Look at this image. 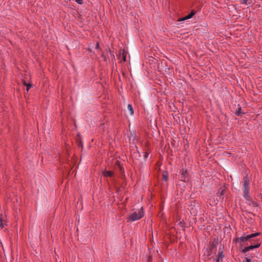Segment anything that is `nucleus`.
<instances>
[{"instance_id":"nucleus-1","label":"nucleus","mask_w":262,"mask_h":262,"mask_svg":"<svg viewBox=\"0 0 262 262\" xmlns=\"http://www.w3.org/2000/svg\"><path fill=\"white\" fill-rule=\"evenodd\" d=\"M144 215V212L143 207H141L139 210L134 211L128 217V221L134 222L137 220H140Z\"/></svg>"},{"instance_id":"nucleus-2","label":"nucleus","mask_w":262,"mask_h":262,"mask_svg":"<svg viewBox=\"0 0 262 262\" xmlns=\"http://www.w3.org/2000/svg\"><path fill=\"white\" fill-rule=\"evenodd\" d=\"M243 183V192L244 193V196L246 200L250 201L249 180L247 177L244 178Z\"/></svg>"},{"instance_id":"nucleus-3","label":"nucleus","mask_w":262,"mask_h":262,"mask_svg":"<svg viewBox=\"0 0 262 262\" xmlns=\"http://www.w3.org/2000/svg\"><path fill=\"white\" fill-rule=\"evenodd\" d=\"M260 234V233L259 232H256V233L251 234L249 235H244V236H242L239 237L237 240V241L239 240L242 242H246V241H247L250 239L251 238L258 236Z\"/></svg>"},{"instance_id":"nucleus-4","label":"nucleus","mask_w":262,"mask_h":262,"mask_svg":"<svg viewBox=\"0 0 262 262\" xmlns=\"http://www.w3.org/2000/svg\"><path fill=\"white\" fill-rule=\"evenodd\" d=\"M260 243H258L255 245H251L248 247H245L243 250V252L246 253L247 252L251 250L254 249L255 248H257L260 246Z\"/></svg>"},{"instance_id":"nucleus-5","label":"nucleus","mask_w":262,"mask_h":262,"mask_svg":"<svg viewBox=\"0 0 262 262\" xmlns=\"http://www.w3.org/2000/svg\"><path fill=\"white\" fill-rule=\"evenodd\" d=\"M6 225L7 222L5 220L4 216L2 214H0V229L3 228Z\"/></svg>"},{"instance_id":"nucleus-6","label":"nucleus","mask_w":262,"mask_h":262,"mask_svg":"<svg viewBox=\"0 0 262 262\" xmlns=\"http://www.w3.org/2000/svg\"><path fill=\"white\" fill-rule=\"evenodd\" d=\"M195 14V12L194 11H192L190 14L187 15V16L182 17L179 19V21H183L186 19H188L191 18L194 14Z\"/></svg>"},{"instance_id":"nucleus-7","label":"nucleus","mask_w":262,"mask_h":262,"mask_svg":"<svg viewBox=\"0 0 262 262\" xmlns=\"http://www.w3.org/2000/svg\"><path fill=\"white\" fill-rule=\"evenodd\" d=\"M224 257L223 251L222 250H219V253L217 255V262H220L222 260Z\"/></svg>"},{"instance_id":"nucleus-8","label":"nucleus","mask_w":262,"mask_h":262,"mask_svg":"<svg viewBox=\"0 0 262 262\" xmlns=\"http://www.w3.org/2000/svg\"><path fill=\"white\" fill-rule=\"evenodd\" d=\"M127 52L125 50H123L122 52V61L125 62L126 60Z\"/></svg>"},{"instance_id":"nucleus-9","label":"nucleus","mask_w":262,"mask_h":262,"mask_svg":"<svg viewBox=\"0 0 262 262\" xmlns=\"http://www.w3.org/2000/svg\"><path fill=\"white\" fill-rule=\"evenodd\" d=\"M103 175L105 177H111L113 175V172L111 171H105L103 172Z\"/></svg>"},{"instance_id":"nucleus-10","label":"nucleus","mask_w":262,"mask_h":262,"mask_svg":"<svg viewBox=\"0 0 262 262\" xmlns=\"http://www.w3.org/2000/svg\"><path fill=\"white\" fill-rule=\"evenodd\" d=\"M127 108L130 113V114L131 115H133L134 114V110L131 104H128L127 105Z\"/></svg>"},{"instance_id":"nucleus-11","label":"nucleus","mask_w":262,"mask_h":262,"mask_svg":"<svg viewBox=\"0 0 262 262\" xmlns=\"http://www.w3.org/2000/svg\"><path fill=\"white\" fill-rule=\"evenodd\" d=\"M24 84L26 86V90L28 92L32 85L30 83H26L25 81H24Z\"/></svg>"},{"instance_id":"nucleus-12","label":"nucleus","mask_w":262,"mask_h":262,"mask_svg":"<svg viewBox=\"0 0 262 262\" xmlns=\"http://www.w3.org/2000/svg\"><path fill=\"white\" fill-rule=\"evenodd\" d=\"M244 114L243 112H242V108L241 107H239L237 111L235 113V114L237 115V116H239L241 115V114Z\"/></svg>"},{"instance_id":"nucleus-13","label":"nucleus","mask_w":262,"mask_h":262,"mask_svg":"<svg viewBox=\"0 0 262 262\" xmlns=\"http://www.w3.org/2000/svg\"><path fill=\"white\" fill-rule=\"evenodd\" d=\"M187 173V171L186 170H185V169H182L181 171V174L182 175H184V176L182 177V179H185V174H186Z\"/></svg>"},{"instance_id":"nucleus-14","label":"nucleus","mask_w":262,"mask_h":262,"mask_svg":"<svg viewBox=\"0 0 262 262\" xmlns=\"http://www.w3.org/2000/svg\"><path fill=\"white\" fill-rule=\"evenodd\" d=\"M225 191V188H222L221 189V191L219 192L220 195L221 196H223L224 194Z\"/></svg>"},{"instance_id":"nucleus-15","label":"nucleus","mask_w":262,"mask_h":262,"mask_svg":"<svg viewBox=\"0 0 262 262\" xmlns=\"http://www.w3.org/2000/svg\"><path fill=\"white\" fill-rule=\"evenodd\" d=\"M163 178L165 181L168 180V176L166 173H164L163 174Z\"/></svg>"},{"instance_id":"nucleus-16","label":"nucleus","mask_w":262,"mask_h":262,"mask_svg":"<svg viewBox=\"0 0 262 262\" xmlns=\"http://www.w3.org/2000/svg\"><path fill=\"white\" fill-rule=\"evenodd\" d=\"M78 4H82L83 3L82 0H75Z\"/></svg>"},{"instance_id":"nucleus-17","label":"nucleus","mask_w":262,"mask_h":262,"mask_svg":"<svg viewBox=\"0 0 262 262\" xmlns=\"http://www.w3.org/2000/svg\"><path fill=\"white\" fill-rule=\"evenodd\" d=\"M247 1H248V0H243V1H242V4H245L246 5H248V4H249V3H247Z\"/></svg>"},{"instance_id":"nucleus-18","label":"nucleus","mask_w":262,"mask_h":262,"mask_svg":"<svg viewBox=\"0 0 262 262\" xmlns=\"http://www.w3.org/2000/svg\"><path fill=\"white\" fill-rule=\"evenodd\" d=\"M99 43H97V45H96V48H99Z\"/></svg>"},{"instance_id":"nucleus-19","label":"nucleus","mask_w":262,"mask_h":262,"mask_svg":"<svg viewBox=\"0 0 262 262\" xmlns=\"http://www.w3.org/2000/svg\"><path fill=\"white\" fill-rule=\"evenodd\" d=\"M247 262H249V259H247Z\"/></svg>"}]
</instances>
